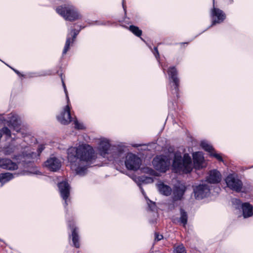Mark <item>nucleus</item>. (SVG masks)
Listing matches in <instances>:
<instances>
[{"label":"nucleus","mask_w":253,"mask_h":253,"mask_svg":"<svg viewBox=\"0 0 253 253\" xmlns=\"http://www.w3.org/2000/svg\"><path fill=\"white\" fill-rule=\"evenodd\" d=\"M147 204L150 211H154L156 209V205L155 203L151 201L149 199H148L147 200Z\"/></svg>","instance_id":"31"},{"label":"nucleus","mask_w":253,"mask_h":253,"mask_svg":"<svg viewBox=\"0 0 253 253\" xmlns=\"http://www.w3.org/2000/svg\"><path fill=\"white\" fill-rule=\"evenodd\" d=\"M80 32L79 31H77L75 29H73L70 34H69L67 35L66 43L64 46V49L63 50V54H65L68 51V50L70 48V45L71 43H73L76 38L77 36L79 34Z\"/></svg>","instance_id":"17"},{"label":"nucleus","mask_w":253,"mask_h":253,"mask_svg":"<svg viewBox=\"0 0 253 253\" xmlns=\"http://www.w3.org/2000/svg\"><path fill=\"white\" fill-rule=\"evenodd\" d=\"M147 180H151V181H152V179L151 178H146Z\"/></svg>","instance_id":"41"},{"label":"nucleus","mask_w":253,"mask_h":253,"mask_svg":"<svg viewBox=\"0 0 253 253\" xmlns=\"http://www.w3.org/2000/svg\"><path fill=\"white\" fill-rule=\"evenodd\" d=\"M210 192L209 186L206 183L199 184L194 188V196L197 200L206 197L210 194Z\"/></svg>","instance_id":"11"},{"label":"nucleus","mask_w":253,"mask_h":253,"mask_svg":"<svg viewBox=\"0 0 253 253\" xmlns=\"http://www.w3.org/2000/svg\"><path fill=\"white\" fill-rule=\"evenodd\" d=\"M152 164L156 169L165 172L169 169L170 161L167 156L160 155L154 158Z\"/></svg>","instance_id":"7"},{"label":"nucleus","mask_w":253,"mask_h":253,"mask_svg":"<svg viewBox=\"0 0 253 253\" xmlns=\"http://www.w3.org/2000/svg\"><path fill=\"white\" fill-rule=\"evenodd\" d=\"M56 11L65 20L70 21H76L82 17L78 9L72 4H65L58 6L56 8Z\"/></svg>","instance_id":"4"},{"label":"nucleus","mask_w":253,"mask_h":253,"mask_svg":"<svg viewBox=\"0 0 253 253\" xmlns=\"http://www.w3.org/2000/svg\"><path fill=\"white\" fill-rule=\"evenodd\" d=\"M128 29L136 36L140 37L142 35V31L137 26L131 25L129 27Z\"/></svg>","instance_id":"27"},{"label":"nucleus","mask_w":253,"mask_h":253,"mask_svg":"<svg viewBox=\"0 0 253 253\" xmlns=\"http://www.w3.org/2000/svg\"><path fill=\"white\" fill-rule=\"evenodd\" d=\"M67 159L71 169L76 174L84 176L96 159L92 148L87 144L71 147L67 150Z\"/></svg>","instance_id":"1"},{"label":"nucleus","mask_w":253,"mask_h":253,"mask_svg":"<svg viewBox=\"0 0 253 253\" xmlns=\"http://www.w3.org/2000/svg\"><path fill=\"white\" fill-rule=\"evenodd\" d=\"M68 226L72 230L71 236L73 245L76 248H79L80 245L79 243V236L78 232L77 231V228L74 227V224L73 222H69Z\"/></svg>","instance_id":"20"},{"label":"nucleus","mask_w":253,"mask_h":253,"mask_svg":"<svg viewBox=\"0 0 253 253\" xmlns=\"http://www.w3.org/2000/svg\"><path fill=\"white\" fill-rule=\"evenodd\" d=\"M141 179H142V178ZM145 180H146V179H142V181H144Z\"/></svg>","instance_id":"43"},{"label":"nucleus","mask_w":253,"mask_h":253,"mask_svg":"<svg viewBox=\"0 0 253 253\" xmlns=\"http://www.w3.org/2000/svg\"><path fill=\"white\" fill-rule=\"evenodd\" d=\"M172 167L176 172L190 173L193 168L191 157L188 154L185 153L182 157L180 152H176L174 155Z\"/></svg>","instance_id":"3"},{"label":"nucleus","mask_w":253,"mask_h":253,"mask_svg":"<svg viewBox=\"0 0 253 253\" xmlns=\"http://www.w3.org/2000/svg\"><path fill=\"white\" fill-rule=\"evenodd\" d=\"M97 24L98 25H103V24H105V23H97Z\"/></svg>","instance_id":"40"},{"label":"nucleus","mask_w":253,"mask_h":253,"mask_svg":"<svg viewBox=\"0 0 253 253\" xmlns=\"http://www.w3.org/2000/svg\"><path fill=\"white\" fill-rule=\"evenodd\" d=\"M163 238V236L162 235H159L157 233H155V240L157 241H160Z\"/></svg>","instance_id":"35"},{"label":"nucleus","mask_w":253,"mask_h":253,"mask_svg":"<svg viewBox=\"0 0 253 253\" xmlns=\"http://www.w3.org/2000/svg\"><path fill=\"white\" fill-rule=\"evenodd\" d=\"M45 166L50 170L56 171L61 167L60 161L55 157L50 158L44 163Z\"/></svg>","instance_id":"16"},{"label":"nucleus","mask_w":253,"mask_h":253,"mask_svg":"<svg viewBox=\"0 0 253 253\" xmlns=\"http://www.w3.org/2000/svg\"><path fill=\"white\" fill-rule=\"evenodd\" d=\"M213 8L211 10V17L212 23L211 27L217 23L222 22L226 18V15L222 10L214 7V0H213Z\"/></svg>","instance_id":"10"},{"label":"nucleus","mask_w":253,"mask_h":253,"mask_svg":"<svg viewBox=\"0 0 253 253\" xmlns=\"http://www.w3.org/2000/svg\"><path fill=\"white\" fill-rule=\"evenodd\" d=\"M123 6L124 10L125 11L126 10V8H125V6H124V1H123Z\"/></svg>","instance_id":"39"},{"label":"nucleus","mask_w":253,"mask_h":253,"mask_svg":"<svg viewBox=\"0 0 253 253\" xmlns=\"http://www.w3.org/2000/svg\"><path fill=\"white\" fill-rule=\"evenodd\" d=\"M225 182L228 187L230 189L239 192L241 191L243 183L241 180L235 177L233 174L228 175Z\"/></svg>","instance_id":"9"},{"label":"nucleus","mask_w":253,"mask_h":253,"mask_svg":"<svg viewBox=\"0 0 253 253\" xmlns=\"http://www.w3.org/2000/svg\"><path fill=\"white\" fill-rule=\"evenodd\" d=\"M154 54L155 55L156 58L158 59L160 57L159 53L157 47H154Z\"/></svg>","instance_id":"36"},{"label":"nucleus","mask_w":253,"mask_h":253,"mask_svg":"<svg viewBox=\"0 0 253 253\" xmlns=\"http://www.w3.org/2000/svg\"><path fill=\"white\" fill-rule=\"evenodd\" d=\"M8 119L9 120L7 122L8 126L16 132H19L20 123L18 116L14 114H10Z\"/></svg>","instance_id":"15"},{"label":"nucleus","mask_w":253,"mask_h":253,"mask_svg":"<svg viewBox=\"0 0 253 253\" xmlns=\"http://www.w3.org/2000/svg\"><path fill=\"white\" fill-rule=\"evenodd\" d=\"M194 167L196 169H201L204 167V158L201 152H196L193 154Z\"/></svg>","instance_id":"18"},{"label":"nucleus","mask_w":253,"mask_h":253,"mask_svg":"<svg viewBox=\"0 0 253 253\" xmlns=\"http://www.w3.org/2000/svg\"><path fill=\"white\" fill-rule=\"evenodd\" d=\"M141 192H142V193L143 195L145 196V199H146L147 200H148V198H147V197H146V196H145V192H144V190H143L142 188H141Z\"/></svg>","instance_id":"38"},{"label":"nucleus","mask_w":253,"mask_h":253,"mask_svg":"<svg viewBox=\"0 0 253 253\" xmlns=\"http://www.w3.org/2000/svg\"><path fill=\"white\" fill-rule=\"evenodd\" d=\"M61 196L65 201L64 206H67V200L70 195V187L68 183L66 181H62L60 182L58 185Z\"/></svg>","instance_id":"12"},{"label":"nucleus","mask_w":253,"mask_h":253,"mask_svg":"<svg viewBox=\"0 0 253 253\" xmlns=\"http://www.w3.org/2000/svg\"><path fill=\"white\" fill-rule=\"evenodd\" d=\"M44 146L41 145L39 146L38 149V154L37 155L36 153L29 151V152H23L22 154L19 155L16 158L17 160H19L22 163V165L24 167H27L29 164L34 162V160L37 157L39 156L40 154L44 150Z\"/></svg>","instance_id":"6"},{"label":"nucleus","mask_w":253,"mask_h":253,"mask_svg":"<svg viewBox=\"0 0 253 253\" xmlns=\"http://www.w3.org/2000/svg\"><path fill=\"white\" fill-rule=\"evenodd\" d=\"M173 253H186V250L182 244L175 247Z\"/></svg>","instance_id":"28"},{"label":"nucleus","mask_w":253,"mask_h":253,"mask_svg":"<svg viewBox=\"0 0 253 253\" xmlns=\"http://www.w3.org/2000/svg\"><path fill=\"white\" fill-rule=\"evenodd\" d=\"M61 80H62V85H63V88H64V90L65 93L66 94V97L67 103H69V96H68V91H67V88H66L65 83H64V82L63 81V79L62 78Z\"/></svg>","instance_id":"32"},{"label":"nucleus","mask_w":253,"mask_h":253,"mask_svg":"<svg viewBox=\"0 0 253 253\" xmlns=\"http://www.w3.org/2000/svg\"><path fill=\"white\" fill-rule=\"evenodd\" d=\"M243 214L244 218L250 217L253 214V207L249 203H245L242 205Z\"/></svg>","instance_id":"24"},{"label":"nucleus","mask_w":253,"mask_h":253,"mask_svg":"<svg viewBox=\"0 0 253 253\" xmlns=\"http://www.w3.org/2000/svg\"><path fill=\"white\" fill-rule=\"evenodd\" d=\"M75 127L78 129H83L84 126L82 124H81L78 122L77 120H75L74 122Z\"/></svg>","instance_id":"33"},{"label":"nucleus","mask_w":253,"mask_h":253,"mask_svg":"<svg viewBox=\"0 0 253 253\" xmlns=\"http://www.w3.org/2000/svg\"><path fill=\"white\" fill-rule=\"evenodd\" d=\"M211 155L215 157L217 160L220 162H223L222 157L220 154L217 153H213L212 152L211 153Z\"/></svg>","instance_id":"34"},{"label":"nucleus","mask_w":253,"mask_h":253,"mask_svg":"<svg viewBox=\"0 0 253 253\" xmlns=\"http://www.w3.org/2000/svg\"><path fill=\"white\" fill-rule=\"evenodd\" d=\"M186 190V187L183 184L175 186L173 191L172 200L174 201H180L183 199Z\"/></svg>","instance_id":"14"},{"label":"nucleus","mask_w":253,"mask_h":253,"mask_svg":"<svg viewBox=\"0 0 253 253\" xmlns=\"http://www.w3.org/2000/svg\"><path fill=\"white\" fill-rule=\"evenodd\" d=\"M221 180V174L217 170L213 169L210 172L207 181L210 183H217Z\"/></svg>","instance_id":"21"},{"label":"nucleus","mask_w":253,"mask_h":253,"mask_svg":"<svg viewBox=\"0 0 253 253\" xmlns=\"http://www.w3.org/2000/svg\"><path fill=\"white\" fill-rule=\"evenodd\" d=\"M232 203L236 209H239L241 207L242 208L243 204L240 200L236 198L232 200Z\"/></svg>","instance_id":"29"},{"label":"nucleus","mask_w":253,"mask_h":253,"mask_svg":"<svg viewBox=\"0 0 253 253\" xmlns=\"http://www.w3.org/2000/svg\"><path fill=\"white\" fill-rule=\"evenodd\" d=\"M157 187L159 192L166 196H169L172 192L171 187L163 182H160L157 184Z\"/></svg>","instance_id":"23"},{"label":"nucleus","mask_w":253,"mask_h":253,"mask_svg":"<svg viewBox=\"0 0 253 253\" xmlns=\"http://www.w3.org/2000/svg\"><path fill=\"white\" fill-rule=\"evenodd\" d=\"M0 168L12 170L17 169L18 166L9 159L0 158Z\"/></svg>","instance_id":"19"},{"label":"nucleus","mask_w":253,"mask_h":253,"mask_svg":"<svg viewBox=\"0 0 253 253\" xmlns=\"http://www.w3.org/2000/svg\"><path fill=\"white\" fill-rule=\"evenodd\" d=\"M180 217L178 221L181 223L184 227L187 223L188 215L187 212L182 208L180 209Z\"/></svg>","instance_id":"25"},{"label":"nucleus","mask_w":253,"mask_h":253,"mask_svg":"<svg viewBox=\"0 0 253 253\" xmlns=\"http://www.w3.org/2000/svg\"><path fill=\"white\" fill-rule=\"evenodd\" d=\"M58 121L63 125H67L71 121L70 108L69 104L65 106L60 115L57 117Z\"/></svg>","instance_id":"13"},{"label":"nucleus","mask_w":253,"mask_h":253,"mask_svg":"<svg viewBox=\"0 0 253 253\" xmlns=\"http://www.w3.org/2000/svg\"><path fill=\"white\" fill-rule=\"evenodd\" d=\"M14 72L15 73H16L19 76H21V74L17 70L14 69V68H11Z\"/></svg>","instance_id":"37"},{"label":"nucleus","mask_w":253,"mask_h":253,"mask_svg":"<svg viewBox=\"0 0 253 253\" xmlns=\"http://www.w3.org/2000/svg\"><path fill=\"white\" fill-rule=\"evenodd\" d=\"M168 74L169 77V85L171 88V93L175 94L177 98L179 97V86L180 84L179 79L177 77V71L174 66L168 69Z\"/></svg>","instance_id":"5"},{"label":"nucleus","mask_w":253,"mask_h":253,"mask_svg":"<svg viewBox=\"0 0 253 253\" xmlns=\"http://www.w3.org/2000/svg\"><path fill=\"white\" fill-rule=\"evenodd\" d=\"M25 171H21L20 173H14L12 174L10 172L1 173L0 174V182L1 185H3L4 183L8 182L10 180L12 179L15 175L19 174L24 175L25 174Z\"/></svg>","instance_id":"22"},{"label":"nucleus","mask_w":253,"mask_h":253,"mask_svg":"<svg viewBox=\"0 0 253 253\" xmlns=\"http://www.w3.org/2000/svg\"><path fill=\"white\" fill-rule=\"evenodd\" d=\"M201 146L205 151L210 153H212L214 151V149L211 145L208 143L206 141H202L201 142Z\"/></svg>","instance_id":"26"},{"label":"nucleus","mask_w":253,"mask_h":253,"mask_svg":"<svg viewBox=\"0 0 253 253\" xmlns=\"http://www.w3.org/2000/svg\"><path fill=\"white\" fill-rule=\"evenodd\" d=\"M152 223H154L155 222V221H150Z\"/></svg>","instance_id":"42"},{"label":"nucleus","mask_w":253,"mask_h":253,"mask_svg":"<svg viewBox=\"0 0 253 253\" xmlns=\"http://www.w3.org/2000/svg\"><path fill=\"white\" fill-rule=\"evenodd\" d=\"M4 154L6 155H9L14 151V147L12 146H9L4 149Z\"/></svg>","instance_id":"30"},{"label":"nucleus","mask_w":253,"mask_h":253,"mask_svg":"<svg viewBox=\"0 0 253 253\" xmlns=\"http://www.w3.org/2000/svg\"><path fill=\"white\" fill-rule=\"evenodd\" d=\"M99 154L110 161L121 162L125 157L123 147L112 146L108 140L101 139L98 147Z\"/></svg>","instance_id":"2"},{"label":"nucleus","mask_w":253,"mask_h":253,"mask_svg":"<svg viewBox=\"0 0 253 253\" xmlns=\"http://www.w3.org/2000/svg\"><path fill=\"white\" fill-rule=\"evenodd\" d=\"M141 159L135 154L129 153L126 156L125 165L127 169L136 171L139 169Z\"/></svg>","instance_id":"8"}]
</instances>
